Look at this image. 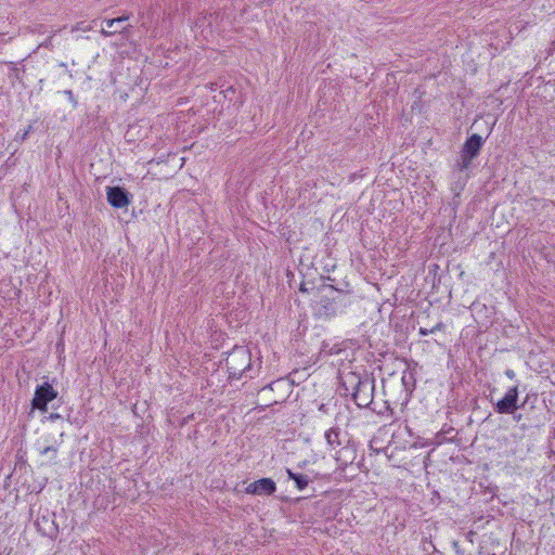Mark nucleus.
Listing matches in <instances>:
<instances>
[{
	"instance_id": "aec40b11",
	"label": "nucleus",
	"mask_w": 555,
	"mask_h": 555,
	"mask_svg": "<svg viewBox=\"0 0 555 555\" xmlns=\"http://www.w3.org/2000/svg\"><path fill=\"white\" fill-rule=\"evenodd\" d=\"M27 134H28V131L24 132L23 139H25Z\"/></svg>"
},
{
	"instance_id": "f257e3e1",
	"label": "nucleus",
	"mask_w": 555,
	"mask_h": 555,
	"mask_svg": "<svg viewBox=\"0 0 555 555\" xmlns=\"http://www.w3.org/2000/svg\"><path fill=\"white\" fill-rule=\"evenodd\" d=\"M225 366L230 378L240 379L243 376L253 378L251 354L244 346L232 349L225 359Z\"/></svg>"
},
{
	"instance_id": "39448f33",
	"label": "nucleus",
	"mask_w": 555,
	"mask_h": 555,
	"mask_svg": "<svg viewBox=\"0 0 555 555\" xmlns=\"http://www.w3.org/2000/svg\"><path fill=\"white\" fill-rule=\"evenodd\" d=\"M56 397L57 391L49 383L46 382L42 385H38L31 400V408L46 412L48 403Z\"/></svg>"
},
{
	"instance_id": "9d476101",
	"label": "nucleus",
	"mask_w": 555,
	"mask_h": 555,
	"mask_svg": "<svg viewBox=\"0 0 555 555\" xmlns=\"http://www.w3.org/2000/svg\"><path fill=\"white\" fill-rule=\"evenodd\" d=\"M319 313L327 318L335 317L337 314V302L328 297H322L320 302Z\"/></svg>"
},
{
	"instance_id": "423d86ee",
	"label": "nucleus",
	"mask_w": 555,
	"mask_h": 555,
	"mask_svg": "<svg viewBox=\"0 0 555 555\" xmlns=\"http://www.w3.org/2000/svg\"><path fill=\"white\" fill-rule=\"evenodd\" d=\"M107 202L115 208L127 207L131 203V194L122 186L106 189Z\"/></svg>"
},
{
	"instance_id": "dca6fc26",
	"label": "nucleus",
	"mask_w": 555,
	"mask_h": 555,
	"mask_svg": "<svg viewBox=\"0 0 555 555\" xmlns=\"http://www.w3.org/2000/svg\"><path fill=\"white\" fill-rule=\"evenodd\" d=\"M505 375H506V377H507V378H509V379H514V378L516 377V374H515V372H514L512 369H507V370L505 371Z\"/></svg>"
},
{
	"instance_id": "1a4fd4ad",
	"label": "nucleus",
	"mask_w": 555,
	"mask_h": 555,
	"mask_svg": "<svg viewBox=\"0 0 555 555\" xmlns=\"http://www.w3.org/2000/svg\"><path fill=\"white\" fill-rule=\"evenodd\" d=\"M324 437L332 450L345 444V437H341V431L338 427H332L326 430Z\"/></svg>"
},
{
	"instance_id": "f8f14e48",
	"label": "nucleus",
	"mask_w": 555,
	"mask_h": 555,
	"mask_svg": "<svg viewBox=\"0 0 555 555\" xmlns=\"http://www.w3.org/2000/svg\"><path fill=\"white\" fill-rule=\"evenodd\" d=\"M36 526L38 527V530L44 535L52 537L56 532V528L50 526L49 519L44 516L41 519L36 520Z\"/></svg>"
},
{
	"instance_id": "6ab92c4d",
	"label": "nucleus",
	"mask_w": 555,
	"mask_h": 555,
	"mask_svg": "<svg viewBox=\"0 0 555 555\" xmlns=\"http://www.w3.org/2000/svg\"><path fill=\"white\" fill-rule=\"evenodd\" d=\"M60 415L59 414H54V413H51L50 414V418L53 420V418H59Z\"/></svg>"
},
{
	"instance_id": "f3484780",
	"label": "nucleus",
	"mask_w": 555,
	"mask_h": 555,
	"mask_svg": "<svg viewBox=\"0 0 555 555\" xmlns=\"http://www.w3.org/2000/svg\"><path fill=\"white\" fill-rule=\"evenodd\" d=\"M418 333H420V335H421V336H427V335L431 334V333L429 332V330H428V328H425V327H421V328L418 330Z\"/></svg>"
},
{
	"instance_id": "2eb2a0df",
	"label": "nucleus",
	"mask_w": 555,
	"mask_h": 555,
	"mask_svg": "<svg viewBox=\"0 0 555 555\" xmlns=\"http://www.w3.org/2000/svg\"><path fill=\"white\" fill-rule=\"evenodd\" d=\"M444 328H446V325L442 322H438L435 326L429 328V332L430 333L441 332V331H444Z\"/></svg>"
},
{
	"instance_id": "4468645a",
	"label": "nucleus",
	"mask_w": 555,
	"mask_h": 555,
	"mask_svg": "<svg viewBox=\"0 0 555 555\" xmlns=\"http://www.w3.org/2000/svg\"><path fill=\"white\" fill-rule=\"evenodd\" d=\"M555 54V39L551 41L550 46L545 51L540 53V60L546 61L550 56Z\"/></svg>"
},
{
	"instance_id": "9b49d317",
	"label": "nucleus",
	"mask_w": 555,
	"mask_h": 555,
	"mask_svg": "<svg viewBox=\"0 0 555 555\" xmlns=\"http://www.w3.org/2000/svg\"><path fill=\"white\" fill-rule=\"evenodd\" d=\"M286 474L289 479L294 480L296 483V487L299 490H304L308 483L310 482V478L307 475L294 473L292 469L287 468Z\"/></svg>"
},
{
	"instance_id": "7ed1b4c3",
	"label": "nucleus",
	"mask_w": 555,
	"mask_h": 555,
	"mask_svg": "<svg viewBox=\"0 0 555 555\" xmlns=\"http://www.w3.org/2000/svg\"><path fill=\"white\" fill-rule=\"evenodd\" d=\"M483 143L485 139L477 133L466 139L460 153V159L456 163L459 170H467L470 167L473 160L479 155Z\"/></svg>"
},
{
	"instance_id": "ddd939ff",
	"label": "nucleus",
	"mask_w": 555,
	"mask_h": 555,
	"mask_svg": "<svg viewBox=\"0 0 555 555\" xmlns=\"http://www.w3.org/2000/svg\"><path fill=\"white\" fill-rule=\"evenodd\" d=\"M347 453L353 454L354 451H353V449L349 448L348 446H344L341 448V450H339L337 452V456H336V460L338 462H340L341 465H345V466L348 465V463H351L352 460H353V456H351V459L349 460L348 456H347Z\"/></svg>"
},
{
	"instance_id": "6e6552de",
	"label": "nucleus",
	"mask_w": 555,
	"mask_h": 555,
	"mask_svg": "<svg viewBox=\"0 0 555 555\" xmlns=\"http://www.w3.org/2000/svg\"><path fill=\"white\" fill-rule=\"evenodd\" d=\"M129 18L128 15L119 16L105 21V27L102 28V33L105 36H113L117 33H121L126 27L122 23Z\"/></svg>"
},
{
	"instance_id": "f03ea898",
	"label": "nucleus",
	"mask_w": 555,
	"mask_h": 555,
	"mask_svg": "<svg viewBox=\"0 0 555 555\" xmlns=\"http://www.w3.org/2000/svg\"><path fill=\"white\" fill-rule=\"evenodd\" d=\"M347 384L350 385L352 399L359 408H367L373 402L374 379L349 374L343 385L346 386Z\"/></svg>"
},
{
	"instance_id": "0eeeda50",
	"label": "nucleus",
	"mask_w": 555,
	"mask_h": 555,
	"mask_svg": "<svg viewBox=\"0 0 555 555\" xmlns=\"http://www.w3.org/2000/svg\"><path fill=\"white\" fill-rule=\"evenodd\" d=\"M276 491V485L271 478H261L249 483L245 492L253 495H271Z\"/></svg>"
},
{
	"instance_id": "a211bd4d",
	"label": "nucleus",
	"mask_w": 555,
	"mask_h": 555,
	"mask_svg": "<svg viewBox=\"0 0 555 555\" xmlns=\"http://www.w3.org/2000/svg\"><path fill=\"white\" fill-rule=\"evenodd\" d=\"M57 346L59 347L62 346V351L61 352H64V341H63V338H61V341H60V344Z\"/></svg>"
},
{
	"instance_id": "20e7f679",
	"label": "nucleus",
	"mask_w": 555,
	"mask_h": 555,
	"mask_svg": "<svg viewBox=\"0 0 555 555\" xmlns=\"http://www.w3.org/2000/svg\"><path fill=\"white\" fill-rule=\"evenodd\" d=\"M518 386L511 387L504 395L502 399L495 402L494 411L499 414H514L519 408L524 406L518 404Z\"/></svg>"
}]
</instances>
